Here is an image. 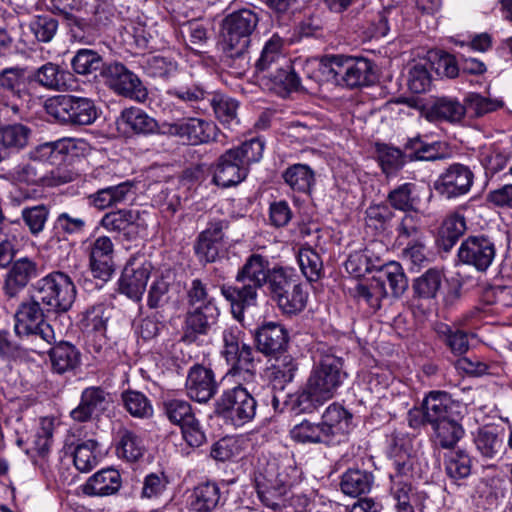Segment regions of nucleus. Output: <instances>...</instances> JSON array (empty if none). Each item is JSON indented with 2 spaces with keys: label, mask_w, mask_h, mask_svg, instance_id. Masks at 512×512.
<instances>
[{
  "label": "nucleus",
  "mask_w": 512,
  "mask_h": 512,
  "mask_svg": "<svg viewBox=\"0 0 512 512\" xmlns=\"http://www.w3.org/2000/svg\"><path fill=\"white\" fill-rule=\"evenodd\" d=\"M422 408L426 410L428 424L433 426L451 418H463L466 407L452 399L445 391H430L422 402Z\"/></svg>",
  "instance_id": "2eb2a0df"
},
{
  "label": "nucleus",
  "mask_w": 512,
  "mask_h": 512,
  "mask_svg": "<svg viewBox=\"0 0 512 512\" xmlns=\"http://www.w3.org/2000/svg\"><path fill=\"white\" fill-rule=\"evenodd\" d=\"M495 255V244L485 235L469 236L458 249L459 260L481 272L490 267Z\"/></svg>",
  "instance_id": "4468645a"
},
{
  "label": "nucleus",
  "mask_w": 512,
  "mask_h": 512,
  "mask_svg": "<svg viewBox=\"0 0 512 512\" xmlns=\"http://www.w3.org/2000/svg\"><path fill=\"white\" fill-rule=\"evenodd\" d=\"M307 299L308 294L298 281L293 288L287 289V293H282L274 301L284 314L293 315L304 310Z\"/></svg>",
  "instance_id": "603ef678"
},
{
  "label": "nucleus",
  "mask_w": 512,
  "mask_h": 512,
  "mask_svg": "<svg viewBox=\"0 0 512 512\" xmlns=\"http://www.w3.org/2000/svg\"><path fill=\"white\" fill-rule=\"evenodd\" d=\"M48 310L31 293L17 306L14 313V331L20 338L39 339L40 342L30 347L31 352L42 355L47 346L56 342L53 327L46 321Z\"/></svg>",
  "instance_id": "7ed1b4c3"
},
{
  "label": "nucleus",
  "mask_w": 512,
  "mask_h": 512,
  "mask_svg": "<svg viewBox=\"0 0 512 512\" xmlns=\"http://www.w3.org/2000/svg\"><path fill=\"white\" fill-rule=\"evenodd\" d=\"M353 415L338 403L330 404L322 414L321 424L331 444L340 441V437L352 428Z\"/></svg>",
  "instance_id": "b1692460"
},
{
  "label": "nucleus",
  "mask_w": 512,
  "mask_h": 512,
  "mask_svg": "<svg viewBox=\"0 0 512 512\" xmlns=\"http://www.w3.org/2000/svg\"><path fill=\"white\" fill-rule=\"evenodd\" d=\"M121 486L122 479L119 471L106 468L90 476L82 485V492L91 497H106L115 495Z\"/></svg>",
  "instance_id": "393cba45"
},
{
  "label": "nucleus",
  "mask_w": 512,
  "mask_h": 512,
  "mask_svg": "<svg viewBox=\"0 0 512 512\" xmlns=\"http://www.w3.org/2000/svg\"><path fill=\"white\" fill-rule=\"evenodd\" d=\"M346 377L340 357L323 355L312 369L305 385L292 396L291 409L296 413L315 412L336 395Z\"/></svg>",
  "instance_id": "f257e3e1"
},
{
  "label": "nucleus",
  "mask_w": 512,
  "mask_h": 512,
  "mask_svg": "<svg viewBox=\"0 0 512 512\" xmlns=\"http://www.w3.org/2000/svg\"><path fill=\"white\" fill-rule=\"evenodd\" d=\"M31 293L48 313L68 312L75 302L77 290L72 278L62 271H52L31 286Z\"/></svg>",
  "instance_id": "20e7f679"
},
{
  "label": "nucleus",
  "mask_w": 512,
  "mask_h": 512,
  "mask_svg": "<svg viewBox=\"0 0 512 512\" xmlns=\"http://www.w3.org/2000/svg\"><path fill=\"white\" fill-rule=\"evenodd\" d=\"M153 266L144 256L131 257L119 279V292L134 302L142 300Z\"/></svg>",
  "instance_id": "1a4fd4ad"
},
{
  "label": "nucleus",
  "mask_w": 512,
  "mask_h": 512,
  "mask_svg": "<svg viewBox=\"0 0 512 512\" xmlns=\"http://www.w3.org/2000/svg\"><path fill=\"white\" fill-rule=\"evenodd\" d=\"M217 409L234 426L240 427L254 419L257 402L245 387L238 385L224 391L217 402Z\"/></svg>",
  "instance_id": "0eeeda50"
},
{
  "label": "nucleus",
  "mask_w": 512,
  "mask_h": 512,
  "mask_svg": "<svg viewBox=\"0 0 512 512\" xmlns=\"http://www.w3.org/2000/svg\"><path fill=\"white\" fill-rule=\"evenodd\" d=\"M58 21L49 15L35 16L29 23V30L41 42H49L55 36Z\"/></svg>",
  "instance_id": "774afa93"
},
{
  "label": "nucleus",
  "mask_w": 512,
  "mask_h": 512,
  "mask_svg": "<svg viewBox=\"0 0 512 512\" xmlns=\"http://www.w3.org/2000/svg\"><path fill=\"white\" fill-rule=\"evenodd\" d=\"M140 212L132 209H120L106 213L100 220V226L108 232L118 233L131 239L139 226Z\"/></svg>",
  "instance_id": "a878e982"
},
{
  "label": "nucleus",
  "mask_w": 512,
  "mask_h": 512,
  "mask_svg": "<svg viewBox=\"0 0 512 512\" xmlns=\"http://www.w3.org/2000/svg\"><path fill=\"white\" fill-rule=\"evenodd\" d=\"M226 495L215 481L197 484L188 497L189 508L193 512H216L226 502Z\"/></svg>",
  "instance_id": "412c9836"
},
{
  "label": "nucleus",
  "mask_w": 512,
  "mask_h": 512,
  "mask_svg": "<svg viewBox=\"0 0 512 512\" xmlns=\"http://www.w3.org/2000/svg\"><path fill=\"white\" fill-rule=\"evenodd\" d=\"M121 399L125 409L131 416L145 419L153 415L152 403L144 393L136 390H127L122 393Z\"/></svg>",
  "instance_id": "864d4df0"
},
{
  "label": "nucleus",
  "mask_w": 512,
  "mask_h": 512,
  "mask_svg": "<svg viewBox=\"0 0 512 512\" xmlns=\"http://www.w3.org/2000/svg\"><path fill=\"white\" fill-rule=\"evenodd\" d=\"M162 411L168 421L179 427L195 416L191 404L183 399H167L162 404Z\"/></svg>",
  "instance_id": "4d7b16f0"
},
{
  "label": "nucleus",
  "mask_w": 512,
  "mask_h": 512,
  "mask_svg": "<svg viewBox=\"0 0 512 512\" xmlns=\"http://www.w3.org/2000/svg\"><path fill=\"white\" fill-rule=\"evenodd\" d=\"M464 116V104L449 97L437 99L424 112V117L430 122L446 121L454 124L460 122Z\"/></svg>",
  "instance_id": "72a5a7b5"
},
{
  "label": "nucleus",
  "mask_w": 512,
  "mask_h": 512,
  "mask_svg": "<svg viewBox=\"0 0 512 512\" xmlns=\"http://www.w3.org/2000/svg\"><path fill=\"white\" fill-rule=\"evenodd\" d=\"M461 419L451 418L431 426L434 430L436 443L441 448L452 449L462 439L465 431L460 424Z\"/></svg>",
  "instance_id": "a18cd8bd"
},
{
  "label": "nucleus",
  "mask_w": 512,
  "mask_h": 512,
  "mask_svg": "<svg viewBox=\"0 0 512 512\" xmlns=\"http://www.w3.org/2000/svg\"><path fill=\"white\" fill-rule=\"evenodd\" d=\"M346 271L355 278L365 276L373 271L372 250L365 248L362 251L351 253L345 262Z\"/></svg>",
  "instance_id": "680f3d73"
},
{
  "label": "nucleus",
  "mask_w": 512,
  "mask_h": 512,
  "mask_svg": "<svg viewBox=\"0 0 512 512\" xmlns=\"http://www.w3.org/2000/svg\"><path fill=\"white\" fill-rule=\"evenodd\" d=\"M220 314L216 302H206L201 306L188 307L187 329L195 334L205 335L214 325Z\"/></svg>",
  "instance_id": "473e14b6"
},
{
  "label": "nucleus",
  "mask_w": 512,
  "mask_h": 512,
  "mask_svg": "<svg viewBox=\"0 0 512 512\" xmlns=\"http://www.w3.org/2000/svg\"><path fill=\"white\" fill-rule=\"evenodd\" d=\"M388 295L387 288L379 287L373 279L369 285L357 284L354 288V296L358 301L366 303L373 310H378L381 300Z\"/></svg>",
  "instance_id": "e2e57ef3"
},
{
  "label": "nucleus",
  "mask_w": 512,
  "mask_h": 512,
  "mask_svg": "<svg viewBox=\"0 0 512 512\" xmlns=\"http://www.w3.org/2000/svg\"><path fill=\"white\" fill-rule=\"evenodd\" d=\"M271 66H256L254 77L256 83L263 89L285 97L296 90L300 80L297 74L291 69L292 66L276 68L269 71Z\"/></svg>",
  "instance_id": "dca6fc26"
},
{
  "label": "nucleus",
  "mask_w": 512,
  "mask_h": 512,
  "mask_svg": "<svg viewBox=\"0 0 512 512\" xmlns=\"http://www.w3.org/2000/svg\"><path fill=\"white\" fill-rule=\"evenodd\" d=\"M66 68L67 66H40L31 75V81L53 90L73 89L76 79L74 73Z\"/></svg>",
  "instance_id": "cd10ccee"
},
{
  "label": "nucleus",
  "mask_w": 512,
  "mask_h": 512,
  "mask_svg": "<svg viewBox=\"0 0 512 512\" xmlns=\"http://www.w3.org/2000/svg\"><path fill=\"white\" fill-rule=\"evenodd\" d=\"M445 275L442 269L433 267L413 280L412 288L419 298L435 299L440 292Z\"/></svg>",
  "instance_id": "ea45409f"
},
{
  "label": "nucleus",
  "mask_w": 512,
  "mask_h": 512,
  "mask_svg": "<svg viewBox=\"0 0 512 512\" xmlns=\"http://www.w3.org/2000/svg\"><path fill=\"white\" fill-rule=\"evenodd\" d=\"M170 283L164 278L155 279L147 294V306L150 309L165 307L171 300Z\"/></svg>",
  "instance_id": "338daca9"
},
{
  "label": "nucleus",
  "mask_w": 512,
  "mask_h": 512,
  "mask_svg": "<svg viewBox=\"0 0 512 512\" xmlns=\"http://www.w3.org/2000/svg\"><path fill=\"white\" fill-rule=\"evenodd\" d=\"M114 445L117 457L127 462L138 461L146 451L141 436L127 428H120L116 432Z\"/></svg>",
  "instance_id": "7c9ffc66"
},
{
  "label": "nucleus",
  "mask_w": 512,
  "mask_h": 512,
  "mask_svg": "<svg viewBox=\"0 0 512 512\" xmlns=\"http://www.w3.org/2000/svg\"><path fill=\"white\" fill-rule=\"evenodd\" d=\"M248 172V168L237 158V154L229 149L219 157L213 181L223 188L235 186L245 180Z\"/></svg>",
  "instance_id": "5701e85b"
},
{
  "label": "nucleus",
  "mask_w": 512,
  "mask_h": 512,
  "mask_svg": "<svg viewBox=\"0 0 512 512\" xmlns=\"http://www.w3.org/2000/svg\"><path fill=\"white\" fill-rule=\"evenodd\" d=\"M437 337L454 355L465 354L469 350L468 334L446 323L437 322L434 326Z\"/></svg>",
  "instance_id": "37998d69"
},
{
  "label": "nucleus",
  "mask_w": 512,
  "mask_h": 512,
  "mask_svg": "<svg viewBox=\"0 0 512 512\" xmlns=\"http://www.w3.org/2000/svg\"><path fill=\"white\" fill-rule=\"evenodd\" d=\"M282 179L289 188L299 194L308 195L315 186V172L307 164L290 165L282 173Z\"/></svg>",
  "instance_id": "c9c22d12"
},
{
  "label": "nucleus",
  "mask_w": 512,
  "mask_h": 512,
  "mask_svg": "<svg viewBox=\"0 0 512 512\" xmlns=\"http://www.w3.org/2000/svg\"><path fill=\"white\" fill-rule=\"evenodd\" d=\"M255 339L258 351L273 357L285 352L289 335L283 325L270 321L257 328Z\"/></svg>",
  "instance_id": "4be33fe9"
},
{
  "label": "nucleus",
  "mask_w": 512,
  "mask_h": 512,
  "mask_svg": "<svg viewBox=\"0 0 512 512\" xmlns=\"http://www.w3.org/2000/svg\"><path fill=\"white\" fill-rule=\"evenodd\" d=\"M376 152L379 164L387 175L401 169L405 163L404 153L396 147L388 144H377Z\"/></svg>",
  "instance_id": "bf43d9fd"
},
{
  "label": "nucleus",
  "mask_w": 512,
  "mask_h": 512,
  "mask_svg": "<svg viewBox=\"0 0 512 512\" xmlns=\"http://www.w3.org/2000/svg\"><path fill=\"white\" fill-rule=\"evenodd\" d=\"M474 182L470 167L461 163L449 165L434 181V190L441 197L452 200L467 195Z\"/></svg>",
  "instance_id": "6e6552de"
},
{
  "label": "nucleus",
  "mask_w": 512,
  "mask_h": 512,
  "mask_svg": "<svg viewBox=\"0 0 512 512\" xmlns=\"http://www.w3.org/2000/svg\"><path fill=\"white\" fill-rule=\"evenodd\" d=\"M133 184L129 181L122 182L118 185L108 186L99 189L89 196L94 207L104 210L113 205L126 202L128 197L132 195Z\"/></svg>",
  "instance_id": "e433bc0d"
},
{
  "label": "nucleus",
  "mask_w": 512,
  "mask_h": 512,
  "mask_svg": "<svg viewBox=\"0 0 512 512\" xmlns=\"http://www.w3.org/2000/svg\"><path fill=\"white\" fill-rule=\"evenodd\" d=\"M381 288H386L388 284L390 294L396 298L403 295L408 288V280L400 263L390 261L385 263L378 274L372 278Z\"/></svg>",
  "instance_id": "f704fd0d"
},
{
  "label": "nucleus",
  "mask_w": 512,
  "mask_h": 512,
  "mask_svg": "<svg viewBox=\"0 0 512 512\" xmlns=\"http://www.w3.org/2000/svg\"><path fill=\"white\" fill-rule=\"evenodd\" d=\"M100 75L105 84L118 95L143 102L147 98V90L136 74L126 66H102Z\"/></svg>",
  "instance_id": "9d476101"
},
{
  "label": "nucleus",
  "mask_w": 512,
  "mask_h": 512,
  "mask_svg": "<svg viewBox=\"0 0 512 512\" xmlns=\"http://www.w3.org/2000/svg\"><path fill=\"white\" fill-rule=\"evenodd\" d=\"M298 281L294 269L275 265L271 268L266 285L271 298L275 300L282 293H287V289L293 288V285Z\"/></svg>",
  "instance_id": "c03bdc74"
},
{
  "label": "nucleus",
  "mask_w": 512,
  "mask_h": 512,
  "mask_svg": "<svg viewBox=\"0 0 512 512\" xmlns=\"http://www.w3.org/2000/svg\"><path fill=\"white\" fill-rule=\"evenodd\" d=\"M45 110L58 122L71 126L91 125L99 116V110L92 99L70 94L47 99Z\"/></svg>",
  "instance_id": "423d86ee"
},
{
  "label": "nucleus",
  "mask_w": 512,
  "mask_h": 512,
  "mask_svg": "<svg viewBox=\"0 0 512 512\" xmlns=\"http://www.w3.org/2000/svg\"><path fill=\"white\" fill-rule=\"evenodd\" d=\"M445 472L447 476L458 481L471 474V458L464 450L450 452L445 456Z\"/></svg>",
  "instance_id": "6e6d98bb"
},
{
  "label": "nucleus",
  "mask_w": 512,
  "mask_h": 512,
  "mask_svg": "<svg viewBox=\"0 0 512 512\" xmlns=\"http://www.w3.org/2000/svg\"><path fill=\"white\" fill-rule=\"evenodd\" d=\"M30 132V129L22 124L5 125L0 128V150L5 159L27 145Z\"/></svg>",
  "instance_id": "4c0bfd02"
},
{
  "label": "nucleus",
  "mask_w": 512,
  "mask_h": 512,
  "mask_svg": "<svg viewBox=\"0 0 512 512\" xmlns=\"http://www.w3.org/2000/svg\"><path fill=\"white\" fill-rule=\"evenodd\" d=\"M396 241L399 245H408L423 239L420 220L416 215L405 214L396 227Z\"/></svg>",
  "instance_id": "052dcab7"
},
{
  "label": "nucleus",
  "mask_w": 512,
  "mask_h": 512,
  "mask_svg": "<svg viewBox=\"0 0 512 512\" xmlns=\"http://www.w3.org/2000/svg\"><path fill=\"white\" fill-rule=\"evenodd\" d=\"M119 129L126 133L152 134L158 128L157 121L140 108L124 109L117 120Z\"/></svg>",
  "instance_id": "2f4dec72"
},
{
  "label": "nucleus",
  "mask_w": 512,
  "mask_h": 512,
  "mask_svg": "<svg viewBox=\"0 0 512 512\" xmlns=\"http://www.w3.org/2000/svg\"><path fill=\"white\" fill-rule=\"evenodd\" d=\"M416 185L404 183L391 190L388 194V202L397 210L408 212L416 210L419 199L415 195Z\"/></svg>",
  "instance_id": "5fc2aeb1"
},
{
  "label": "nucleus",
  "mask_w": 512,
  "mask_h": 512,
  "mask_svg": "<svg viewBox=\"0 0 512 512\" xmlns=\"http://www.w3.org/2000/svg\"><path fill=\"white\" fill-rule=\"evenodd\" d=\"M271 268L267 257L252 253L238 269L236 284L220 287L221 295L230 305L232 316L242 325L245 310L257 306L259 291L266 285Z\"/></svg>",
  "instance_id": "f03ea898"
},
{
  "label": "nucleus",
  "mask_w": 512,
  "mask_h": 512,
  "mask_svg": "<svg viewBox=\"0 0 512 512\" xmlns=\"http://www.w3.org/2000/svg\"><path fill=\"white\" fill-rule=\"evenodd\" d=\"M290 438L299 444L332 445L321 422H311L308 419L295 424L290 432Z\"/></svg>",
  "instance_id": "58836bf2"
},
{
  "label": "nucleus",
  "mask_w": 512,
  "mask_h": 512,
  "mask_svg": "<svg viewBox=\"0 0 512 512\" xmlns=\"http://www.w3.org/2000/svg\"><path fill=\"white\" fill-rule=\"evenodd\" d=\"M297 260L307 280L312 282L320 279L323 271V262L315 250L311 247H301L297 254Z\"/></svg>",
  "instance_id": "13d9d810"
},
{
  "label": "nucleus",
  "mask_w": 512,
  "mask_h": 512,
  "mask_svg": "<svg viewBox=\"0 0 512 512\" xmlns=\"http://www.w3.org/2000/svg\"><path fill=\"white\" fill-rule=\"evenodd\" d=\"M258 21L257 14L246 8L235 11L224 19L222 36L228 58L233 61H250L247 48Z\"/></svg>",
  "instance_id": "39448f33"
},
{
  "label": "nucleus",
  "mask_w": 512,
  "mask_h": 512,
  "mask_svg": "<svg viewBox=\"0 0 512 512\" xmlns=\"http://www.w3.org/2000/svg\"><path fill=\"white\" fill-rule=\"evenodd\" d=\"M227 364L230 366L229 374L236 376L248 374L252 376L255 371L254 352L250 345L242 344L233 353L224 354Z\"/></svg>",
  "instance_id": "49530a36"
},
{
  "label": "nucleus",
  "mask_w": 512,
  "mask_h": 512,
  "mask_svg": "<svg viewBox=\"0 0 512 512\" xmlns=\"http://www.w3.org/2000/svg\"><path fill=\"white\" fill-rule=\"evenodd\" d=\"M505 429L496 424H486L473 433L476 452L484 461L499 460L506 452Z\"/></svg>",
  "instance_id": "f3484780"
},
{
  "label": "nucleus",
  "mask_w": 512,
  "mask_h": 512,
  "mask_svg": "<svg viewBox=\"0 0 512 512\" xmlns=\"http://www.w3.org/2000/svg\"><path fill=\"white\" fill-rule=\"evenodd\" d=\"M467 229L465 217L453 213L443 221L439 232V242L445 251H450Z\"/></svg>",
  "instance_id": "09e8293b"
},
{
  "label": "nucleus",
  "mask_w": 512,
  "mask_h": 512,
  "mask_svg": "<svg viewBox=\"0 0 512 512\" xmlns=\"http://www.w3.org/2000/svg\"><path fill=\"white\" fill-rule=\"evenodd\" d=\"M85 251L89 257V268L94 278L107 282L112 277L114 244L110 237L99 236L94 240H87Z\"/></svg>",
  "instance_id": "ddd939ff"
},
{
  "label": "nucleus",
  "mask_w": 512,
  "mask_h": 512,
  "mask_svg": "<svg viewBox=\"0 0 512 512\" xmlns=\"http://www.w3.org/2000/svg\"><path fill=\"white\" fill-rule=\"evenodd\" d=\"M215 126L206 120L187 117L162 125V133L175 136L191 145L209 142L214 135Z\"/></svg>",
  "instance_id": "f8f14e48"
},
{
  "label": "nucleus",
  "mask_w": 512,
  "mask_h": 512,
  "mask_svg": "<svg viewBox=\"0 0 512 512\" xmlns=\"http://www.w3.org/2000/svg\"><path fill=\"white\" fill-rule=\"evenodd\" d=\"M389 495L395 512H416L423 506L424 495L418 492L411 482L390 484Z\"/></svg>",
  "instance_id": "c756f323"
},
{
  "label": "nucleus",
  "mask_w": 512,
  "mask_h": 512,
  "mask_svg": "<svg viewBox=\"0 0 512 512\" xmlns=\"http://www.w3.org/2000/svg\"><path fill=\"white\" fill-rule=\"evenodd\" d=\"M374 483L371 472L360 469H348L341 477V491L349 496L357 497L369 493Z\"/></svg>",
  "instance_id": "a19ab883"
},
{
  "label": "nucleus",
  "mask_w": 512,
  "mask_h": 512,
  "mask_svg": "<svg viewBox=\"0 0 512 512\" xmlns=\"http://www.w3.org/2000/svg\"><path fill=\"white\" fill-rule=\"evenodd\" d=\"M262 478L271 485L277 486L278 489L288 492L298 478V470L291 464L274 460L268 463Z\"/></svg>",
  "instance_id": "79ce46f5"
},
{
  "label": "nucleus",
  "mask_w": 512,
  "mask_h": 512,
  "mask_svg": "<svg viewBox=\"0 0 512 512\" xmlns=\"http://www.w3.org/2000/svg\"><path fill=\"white\" fill-rule=\"evenodd\" d=\"M229 222L225 219H212L207 227L199 233L194 243V252L200 263H213L219 257L225 245V232Z\"/></svg>",
  "instance_id": "9b49d317"
},
{
  "label": "nucleus",
  "mask_w": 512,
  "mask_h": 512,
  "mask_svg": "<svg viewBox=\"0 0 512 512\" xmlns=\"http://www.w3.org/2000/svg\"><path fill=\"white\" fill-rule=\"evenodd\" d=\"M98 444L94 440H88L79 444L74 451V465L80 472H89L93 469L98 459L95 454V449Z\"/></svg>",
  "instance_id": "0e129e2a"
},
{
  "label": "nucleus",
  "mask_w": 512,
  "mask_h": 512,
  "mask_svg": "<svg viewBox=\"0 0 512 512\" xmlns=\"http://www.w3.org/2000/svg\"><path fill=\"white\" fill-rule=\"evenodd\" d=\"M48 352L51 361L52 371L57 374H65L74 371L81 362L79 350L68 341H60L53 346H47L45 352Z\"/></svg>",
  "instance_id": "bb28decb"
},
{
  "label": "nucleus",
  "mask_w": 512,
  "mask_h": 512,
  "mask_svg": "<svg viewBox=\"0 0 512 512\" xmlns=\"http://www.w3.org/2000/svg\"><path fill=\"white\" fill-rule=\"evenodd\" d=\"M73 139H61L55 142L44 143L36 148L33 153V160L39 163L48 162L55 164L57 161L63 159V155L67 154L71 148H74Z\"/></svg>",
  "instance_id": "8fccbe9b"
},
{
  "label": "nucleus",
  "mask_w": 512,
  "mask_h": 512,
  "mask_svg": "<svg viewBox=\"0 0 512 512\" xmlns=\"http://www.w3.org/2000/svg\"><path fill=\"white\" fill-rule=\"evenodd\" d=\"M111 309L105 303H96L86 308L80 317L81 328L87 332H104L111 317Z\"/></svg>",
  "instance_id": "de8ad7c7"
},
{
  "label": "nucleus",
  "mask_w": 512,
  "mask_h": 512,
  "mask_svg": "<svg viewBox=\"0 0 512 512\" xmlns=\"http://www.w3.org/2000/svg\"><path fill=\"white\" fill-rule=\"evenodd\" d=\"M298 371L295 358L286 353L273 356V362L266 368V377L275 389L284 390Z\"/></svg>",
  "instance_id": "c85d7f7f"
},
{
  "label": "nucleus",
  "mask_w": 512,
  "mask_h": 512,
  "mask_svg": "<svg viewBox=\"0 0 512 512\" xmlns=\"http://www.w3.org/2000/svg\"><path fill=\"white\" fill-rule=\"evenodd\" d=\"M265 143L260 138H252L240 146L230 149L237 154V158L249 169L250 164L261 160Z\"/></svg>",
  "instance_id": "69168bd1"
},
{
  "label": "nucleus",
  "mask_w": 512,
  "mask_h": 512,
  "mask_svg": "<svg viewBox=\"0 0 512 512\" xmlns=\"http://www.w3.org/2000/svg\"><path fill=\"white\" fill-rule=\"evenodd\" d=\"M185 388L190 399L207 403L217 393L218 384L212 369L194 364L188 371Z\"/></svg>",
  "instance_id": "6ab92c4d"
},
{
  "label": "nucleus",
  "mask_w": 512,
  "mask_h": 512,
  "mask_svg": "<svg viewBox=\"0 0 512 512\" xmlns=\"http://www.w3.org/2000/svg\"><path fill=\"white\" fill-rule=\"evenodd\" d=\"M463 104L465 114H468L471 118L483 117L488 113L497 111L504 105L502 100L487 98L474 92H470L465 96Z\"/></svg>",
  "instance_id": "3c124183"
},
{
  "label": "nucleus",
  "mask_w": 512,
  "mask_h": 512,
  "mask_svg": "<svg viewBox=\"0 0 512 512\" xmlns=\"http://www.w3.org/2000/svg\"><path fill=\"white\" fill-rule=\"evenodd\" d=\"M39 275L38 263L28 257H21L10 264L3 283V293L14 299L28 283Z\"/></svg>",
  "instance_id": "a211bd4d"
},
{
  "label": "nucleus",
  "mask_w": 512,
  "mask_h": 512,
  "mask_svg": "<svg viewBox=\"0 0 512 512\" xmlns=\"http://www.w3.org/2000/svg\"><path fill=\"white\" fill-rule=\"evenodd\" d=\"M112 402L111 395L100 386H90L85 388L80 397V402L74 408L70 416L78 422H86L94 416H99L108 409Z\"/></svg>",
  "instance_id": "aec40b11"
}]
</instances>
